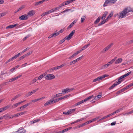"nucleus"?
<instances>
[{
  "instance_id": "17",
  "label": "nucleus",
  "mask_w": 133,
  "mask_h": 133,
  "mask_svg": "<svg viewBox=\"0 0 133 133\" xmlns=\"http://www.w3.org/2000/svg\"><path fill=\"white\" fill-rule=\"evenodd\" d=\"M76 21L75 20L68 27V29L69 28L70 29L76 23Z\"/></svg>"
},
{
  "instance_id": "48",
  "label": "nucleus",
  "mask_w": 133,
  "mask_h": 133,
  "mask_svg": "<svg viewBox=\"0 0 133 133\" xmlns=\"http://www.w3.org/2000/svg\"><path fill=\"white\" fill-rule=\"evenodd\" d=\"M16 79H16V77H15L13 78H12L11 79H9V82H12L15 81Z\"/></svg>"
},
{
  "instance_id": "23",
  "label": "nucleus",
  "mask_w": 133,
  "mask_h": 133,
  "mask_svg": "<svg viewBox=\"0 0 133 133\" xmlns=\"http://www.w3.org/2000/svg\"><path fill=\"white\" fill-rule=\"evenodd\" d=\"M84 102L83 101V100H82V101L77 102V103H75L74 105L75 106H76L77 105H79L80 104H81L82 103H84Z\"/></svg>"
},
{
  "instance_id": "19",
  "label": "nucleus",
  "mask_w": 133,
  "mask_h": 133,
  "mask_svg": "<svg viewBox=\"0 0 133 133\" xmlns=\"http://www.w3.org/2000/svg\"><path fill=\"white\" fill-rule=\"evenodd\" d=\"M76 110V109H70L68 111L69 115L70 114L74 112Z\"/></svg>"
},
{
  "instance_id": "21",
  "label": "nucleus",
  "mask_w": 133,
  "mask_h": 133,
  "mask_svg": "<svg viewBox=\"0 0 133 133\" xmlns=\"http://www.w3.org/2000/svg\"><path fill=\"white\" fill-rule=\"evenodd\" d=\"M45 75V74H42L41 75L39 76L38 77V78H37V80H41L42 79L43 77H44Z\"/></svg>"
},
{
  "instance_id": "11",
  "label": "nucleus",
  "mask_w": 133,
  "mask_h": 133,
  "mask_svg": "<svg viewBox=\"0 0 133 133\" xmlns=\"http://www.w3.org/2000/svg\"><path fill=\"white\" fill-rule=\"evenodd\" d=\"M31 103H27L26 104L23 105L20 107V109H21L20 110H19L18 111L22 110L24 109L25 108L29 106Z\"/></svg>"
},
{
  "instance_id": "30",
  "label": "nucleus",
  "mask_w": 133,
  "mask_h": 133,
  "mask_svg": "<svg viewBox=\"0 0 133 133\" xmlns=\"http://www.w3.org/2000/svg\"><path fill=\"white\" fill-rule=\"evenodd\" d=\"M109 49V48L107 46L106 47L104 48L102 51V52L104 53L105 51H107Z\"/></svg>"
},
{
  "instance_id": "37",
  "label": "nucleus",
  "mask_w": 133,
  "mask_h": 133,
  "mask_svg": "<svg viewBox=\"0 0 133 133\" xmlns=\"http://www.w3.org/2000/svg\"><path fill=\"white\" fill-rule=\"evenodd\" d=\"M86 18L85 16H82L81 18V23H83L85 20Z\"/></svg>"
},
{
  "instance_id": "61",
  "label": "nucleus",
  "mask_w": 133,
  "mask_h": 133,
  "mask_svg": "<svg viewBox=\"0 0 133 133\" xmlns=\"http://www.w3.org/2000/svg\"><path fill=\"white\" fill-rule=\"evenodd\" d=\"M70 9H66L65 10H64V11H63L62 12L60 13L61 14H62V13H64L68 11L69 10H70Z\"/></svg>"
},
{
  "instance_id": "62",
  "label": "nucleus",
  "mask_w": 133,
  "mask_h": 133,
  "mask_svg": "<svg viewBox=\"0 0 133 133\" xmlns=\"http://www.w3.org/2000/svg\"><path fill=\"white\" fill-rule=\"evenodd\" d=\"M25 55H24L21 56L19 58V60H22V59H23L24 58H25Z\"/></svg>"
},
{
  "instance_id": "12",
  "label": "nucleus",
  "mask_w": 133,
  "mask_h": 133,
  "mask_svg": "<svg viewBox=\"0 0 133 133\" xmlns=\"http://www.w3.org/2000/svg\"><path fill=\"white\" fill-rule=\"evenodd\" d=\"M119 84L118 83V82H116L114 84H113L112 85H111L110 87L109 88V90H111L113 89V88H114L116 85Z\"/></svg>"
},
{
  "instance_id": "14",
  "label": "nucleus",
  "mask_w": 133,
  "mask_h": 133,
  "mask_svg": "<svg viewBox=\"0 0 133 133\" xmlns=\"http://www.w3.org/2000/svg\"><path fill=\"white\" fill-rule=\"evenodd\" d=\"M58 34L59 33L57 32L54 33L53 34L50 35L48 37V38H50L51 37H55L58 35Z\"/></svg>"
},
{
  "instance_id": "22",
  "label": "nucleus",
  "mask_w": 133,
  "mask_h": 133,
  "mask_svg": "<svg viewBox=\"0 0 133 133\" xmlns=\"http://www.w3.org/2000/svg\"><path fill=\"white\" fill-rule=\"evenodd\" d=\"M108 13V12L107 11H105L104 12L103 15L101 17V19H105Z\"/></svg>"
},
{
  "instance_id": "28",
  "label": "nucleus",
  "mask_w": 133,
  "mask_h": 133,
  "mask_svg": "<svg viewBox=\"0 0 133 133\" xmlns=\"http://www.w3.org/2000/svg\"><path fill=\"white\" fill-rule=\"evenodd\" d=\"M101 97L102 96L101 95H98L95 96L94 98V99L96 100H98L101 98Z\"/></svg>"
},
{
  "instance_id": "27",
  "label": "nucleus",
  "mask_w": 133,
  "mask_h": 133,
  "mask_svg": "<svg viewBox=\"0 0 133 133\" xmlns=\"http://www.w3.org/2000/svg\"><path fill=\"white\" fill-rule=\"evenodd\" d=\"M131 73V71L129 72H128L126 74L123 75L122 76V77L123 78L125 77L128 76Z\"/></svg>"
},
{
  "instance_id": "36",
  "label": "nucleus",
  "mask_w": 133,
  "mask_h": 133,
  "mask_svg": "<svg viewBox=\"0 0 133 133\" xmlns=\"http://www.w3.org/2000/svg\"><path fill=\"white\" fill-rule=\"evenodd\" d=\"M25 7L24 5H23L21 7H20L18 9L17 11L15 12V13L23 9L24 7Z\"/></svg>"
},
{
  "instance_id": "44",
  "label": "nucleus",
  "mask_w": 133,
  "mask_h": 133,
  "mask_svg": "<svg viewBox=\"0 0 133 133\" xmlns=\"http://www.w3.org/2000/svg\"><path fill=\"white\" fill-rule=\"evenodd\" d=\"M9 115L8 114H7L4 115L3 116H2L3 118H5L7 119L8 118H9Z\"/></svg>"
},
{
  "instance_id": "53",
  "label": "nucleus",
  "mask_w": 133,
  "mask_h": 133,
  "mask_svg": "<svg viewBox=\"0 0 133 133\" xmlns=\"http://www.w3.org/2000/svg\"><path fill=\"white\" fill-rule=\"evenodd\" d=\"M12 59V58H10L5 63V64H6L7 63L9 62L10 61H11L12 60H13Z\"/></svg>"
},
{
  "instance_id": "41",
  "label": "nucleus",
  "mask_w": 133,
  "mask_h": 133,
  "mask_svg": "<svg viewBox=\"0 0 133 133\" xmlns=\"http://www.w3.org/2000/svg\"><path fill=\"white\" fill-rule=\"evenodd\" d=\"M121 109H119L118 110H117L116 111H115L113 112L112 113V115H114L115 114L118 113L119 112L121 111Z\"/></svg>"
},
{
  "instance_id": "56",
  "label": "nucleus",
  "mask_w": 133,
  "mask_h": 133,
  "mask_svg": "<svg viewBox=\"0 0 133 133\" xmlns=\"http://www.w3.org/2000/svg\"><path fill=\"white\" fill-rule=\"evenodd\" d=\"M31 95L30 94V92H29L26 94V95L25 96V97H27L30 96Z\"/></svg>"
},
{
  "instance_id": "33",
  "label": "nucleus",
  "mask_w": 133,
  "mask_h": 133,
  "mask_svg": "<svg viewBox=\"0 0 133 133\" xmlns=\"http://www.w3.org/2000/svg\"><path fill=\"white\" fill-rule=\"evenodd\" d=\"M68 92V90L67 88H66L65 89L62 90V94H65L66 93H67Z\"/></svg>"
},
{
  "instance_id": "58",
  "label": "nucleus",
  "mask_w": 133,
  "mask_h": 133,
  "mask_svg": "<svg viewBox=\"0 0 133 133\" xmlns=\"http://www.w3.org/2000/svg\"><path fill=\"white\" fill-rule=\"evenodd\" d=\"M49 102H50V104H52L53 103H54V99H51L50 100H49Z\"/></svg>"
},
{
  "instance_id": "1",
  "label": "nucleus",
  "mask_w": 133,
  "mask_h": 133,
  "mask_svg": "<svg viewBox=\"0 0 133 133\" xmlns=\"http://www.w3.org/2000/svg\"><path fill=\"white\" fill-rule=\"evenodd\" d=\"M131 11V10L128 9V8H125L119 13L118 15L119 18H123L127 16V14Z\"/></svg>"
},
{
  "instance_id": "39",
  "label": "nucleus",
  "mask_w": 133,
  "mask_h": 133,
  "mask_svg": "<svg viewBox=\"0 0 133 133\" xmlns=\"http://www.w3.org/2000/svg\"><path fill=\"white\" fill-rule=\"evenodd\" d=\"M38 90H39L38 88H37L34 90H32L30 92V94H31V95H32L34 93H35V92H36Z\"/></svg>"
},
{
  "instance_id": "57",
  "label": "nucleus",
  "mask_w": 133,
  "mask_h": 133,
  "mask_svg": "<svg viewBox=\"0 0 133 133\" xmlns=\"http://www.w3.org/2000/svg\"><path fill=\"white\" fill-rule=\"evenodd\" d=\"M50 104H50V102H49V101H48L47 102H46V103H45L44 104V106H46L47 105H49Z\"/></svg>"
},
{
  "instance_id": "26",
  "label": "nucleus",
  "mask_w": 133,
  "mask_h": 133,
  "mask_svg": "<svg viewBox=\"0 0 133 133\" xmlns=\"http://www.w3.org/2000/svg\"><path fill=\"white\" fill-rule=\"evenodd\" d=\"M21 55V54L20 53H19L15 55L14 56L12 57V59L13 60H14V59H16L17 57H18L19 56Z\"/></svg>"
},
{
  "instance_id": "55",
  "label": "nucleus",
  "mask_w": 133,
  "mask_h": 133,
  "mask_svg": "<svg viewBox=\"0 0 133 133\" xmlns=\"http://www.w3.org/2000/svg\"><path fill=\"white\" fill-rule=\"evenodd\" d=\"M108 67L107 65L106 64L102 66L101 68V69H105Z\"/></svg>"
},
{
  "instance_id": "13",
  "label": "nucleus",
  "mask_w": 133,
  "mask_h": 133,
  "mask_svg": "<svg viewBox=\"0 0 133 133\" xmlns=\"http://www.w3.org/2000/svg\"><path fill=\"white\" fill-rule=\"evenodd\" d=\"M45 1V0H43L38 2H36L35 3V5L36 6H38L40 5Z\"/></svg>"
},
{
  "instance_id": "16",
  "label": "nucleus",
  "mask_w": 133,
  "mask_h": 133,
  "mask_svg": "<svg viewBox=\"0 0 133 133\" xmlns=\"http://www.w3.org/2000/svg\"><path fill=\"white\" fill-rule=\"evenodd\" d=\"M35 14V12L34 10H31L29 11L28 13V15L29 16H31Z\"/></svg>"
},
{
  "instance_id": "4",
  "label": "nucleus",
  "mask_w": 133,
  "mask_h": 133,
  "mask_svg": "<svg viewBox=\"0 0 133 133\" xmlns=\"http://www.w3.org/2000/svg\"><path fill=\"white\" fill-rule=\"evenodd\" d=\"M108 76V75L106 74H105L101 76H99L97 78H96L93 80V81L94 82H96L97 81H99L101 80L102 79L106 77H107Z\"/></svg>"
},
{
  "instance_id": "42",
  "label": "nucleus",
  "mask_w": 133,
  "mask_h": 133,
  "mask_svg": "<svg viewBox=\"0 0 133 133\" xmlns=\"http://www.w3.org/2000/svg\"><path fill=\"white\" fill-rule=\"evenodd\" d=\"M20 96L19 95H17L15 96L14 98H13L11 100V101H13L16 99L17 98L19 97Z\"/></svg>"
},
{
  "instance_id": "9",
  "label": "nucleus",
  "mask_w": 133,
  "mask_h": 133,
  "mask_svg": "<svg viewBox=\"0 0 133 133\" xmlns=\"http://www.w3.org/2000/svg\"><path fill=\"white\" fill-rule=\"evenodd\" d=\"M82 58V56L79 57L78 58H77L75 60H74L72 61H71V62H70V65H72L73 64H74L76 62H77V61H79L80 59H81Z\"/></svg>"
},
{
  "instance_id": "45",
  "label": "nucleus",
  "mask_w": 133,
  "mask_h": 133,
  "mask_svg": "<svg viewBox=\"0 0 133 133\" xmlns=\"http://www.w3.org/2000/svg\"><path fill=\"white\" fill-rule=\"evenodd\" d=\"M62 6H62V4H61L59 6L54 8L55 11L59 10Z\"/></svg>"
},
{
  "instance_id": "5",
  "label": "nucleus",
  "mask_w": 133,
  "mask_h": 133,
  "mask_svg": "<svg viewBox=\"0 0 133 133\" xmlns=\"http://www.w3.org/2000/svg\"><path fill=\"white\" fill-rule=\"evenodd\" d=\"M26 130L23 128L21 127L19 128L18 130L13 132L14 133H25Z\"/></svg>"
},
{
  "instance_id": "51",
  "label": "nucleus",
  "mask_w": 133,
  "mask_h": 133,
  "mask_svg": "<svg viewBox=\"0 0 133 133\" xmlns=\"http://www.w3.org/2000/svg\"><path fill=\"white\" fill-rule=\"evenodd\" d=\"M19 105V104L18 103H16L15 104H14L12 107L13 108H15L17 107Z\"/></svg>"
},
{
  "instance_id": "63",
  "label": "nucleus",
  "mask_w": 133,
  "mask_h": 133,
  "mask_svg": "<svg viewBox=\"0 0 133 133\" xmlns=\"http://www.w3.org/2000/svg\"><path fill=\"white\" fill-rule=\"evenodd\" d=\"M12 25H9L8 26H7L6 28V29H10V28H12Z\"/></svg>"
},
{
  "instance_id": "40",
  "label": "nucleus",
  "mask_w": 133,
  "mask_h": 133,
  "mask_svg": "<svg viewBox=\"0 0 133 133\" xmlns=\"http://www.w3.org/2000/svg\"><path fill=\"white\" fill-rule=\"evenodd\" d=\"M67 40L69 41L68 39L67 38V37L66 36L64 39H62L60 41V43L61 44L63 43L64 42L65 40Z\"/></svg>"
},
{
  "instance_id": "6",
  "label": "nucleus",
  "mask_w": 133,
  "mask_h": 133,
  "mask_svg": "<svg viewBox=\"0 0 133 133\" xmlns=\"http://www.w3.org/2000/svg\"><path fill=\"white\" fill-rule=\"evenodd\" d=\"M55 78V76L51 74H48L45 77V78L47 80H50L54 79Z\"/></svg>"
},
{
  "instance_id": "64",
  "label": "nucleus",
  "mask_w": 133,
  "mask_h": 133,
  "mask_svg": "<svg viewBox=\"0 0 133 133\" xmlns=\"http://www.w3.org/2000/svg\"><path fill=\"white\" fill-rule=\"evenodd\" d=\"M113 15V12H111L109 14L108 17L109 18H110Z\"/></svg>"
},
{
  "instance_id": "32",
  "label": "nucleus",
  "mask_w": 133,
  "mask_h": 133,
  "mask_svg": "<svg viewBox=\"0 0 133 133\" xmlns=\"http://www.w3.org/2000/svg\"><path fill=\"white\" fill-rule=\"evenodd\" d=\"M10 106V105H8L5 107H2L4 111L6 110L8 108H9Z\"/></svg>"
},
{
  "instance_id": "46",
  "label": "nucleus",
  "mask_w": 133,
  "mask_h": 133,
  "mask_svg": "<svg viewBox=\"0 0 133 133\" xmlns=\"http://www.w3.org/2000/svg\"><path fill=\"white\" fill-rule=\"evenodd\" d=\"M105 21L104 20H103L100 23L98 24V26H100L102 25V24H104L105 23Z\"/></svg>"
},
{
  "instance_id": "54",
  "label": "nucleus",
  "mask_w": 133,
  "mask_h": 133,
  "mask_svg": "<svg viewBox=\"0 0 133 133\" xmlns=\"http://www.w3.org/2000/svg\"><path fill=\"white\" fill-rule=\"evenodd\" d=\"M114 43H110L109 45L107 47L110 49L111 47L113 45Z\"/></svg>"
},
{
  "instance_id": "20",
  "label": "nucleus",
  "mask_w": 133,
  "mask_h": 133,
  "mask_svg": "<svg viewBox=\"0 0 133 133\" xmlns=\"http://www.w3.org/2000/svg\"><path fill=\"white\" fill-rule=\"evenodd\" d=\"M94 96L93 95H91L88 97L85 98V99L83 100V101H84V102H86V101L88 100H89L91 99Z\"/></svg>"
},
{
  "instance_id": "15",
  "label": "nucleus",
  "mask_w": 133,
  "mask_h": 133,
  "mask_svg": "<svg viewBox=\"0 0 133 133\" xmlns=\"http://www.w3.org/2000/svg\"><path fill=\"white\" fill-rule=\"evenodd\" d=\"M122 61V59L121 58H120L117 59L115 62L116 64H118L121 63Z\"/></svg>"
},
{
  "instance_id": "47",
  "label": "nucleus",
  "mask_w": 133,
  "mask_h": 133,
  "mask_svg": "<svg viewBox=\"0 0 133 133\" xmlns=\"http://www.w3.org/2000/svg\"><path fill=\"white\" fill-rule=\"evenodd\" d=\"M122 76L120 77L118 80V82H118V83L119 84L121 82L122 80H121V79H123V78L122 77Z\"/></svg>"
},
{
  "instance_id": "59",
  "label": "nucleus",
  "mask_w": 133,
  "mask_h": 133,
  "mask_svg": "<svg viewBox=\"0 0 133 133\" xmlns=\"http://www.w3.org/2000/svg\"><path fill=\"white\" fill-rule=\"evenodd\" d=\"M68 131V130L67 129H64L63 130L61 131V133H63L65 132H66L67 131Z\"/></svg>"
},
{
  "instance_id": "34",
  "label": "nucleus",
  "mask_w": 133,
  "mask_h": 133,
  "mask_svg": "<svg viewBox=\"0 0 133 133\" xmlns=\"http://www.w3.org/2000/svg\"><path fill=\"white\" fill-rule=\"evenodd\" d=\"M61 4H62V6H63L64 5H67L69 4L68 2V1H67L64 2H63Z\"/></svg>"
},
{
  "instance_id": "18",
  "label": "nucleus",
  "mask_w": 133,
  "mask_h": 133,
  "mask_svg": "<svg viewBox=\"0 0 133 133\" xmlns=\"http://www.w3.org/2000/svg\"><path fill=\"white\" fill-rule=\"evenodd\" d=\"M37 80V77H35V78L32 80L29 84L30 85H31L33 84L36 82Z\"/></svg>"
},
{
  "instance_id": "2",
  "label": "nucleus",
  "mask_w": 133,
  "mask_h": 133,
  "mask_svg": "<svg viewBox=\"0 0 133 133\" xmlns=\"http://www.w3.org/2000/svg\"><path fill=\"white\" fill-rule=\"evenodd\" d=\"M117 0H105L103 4L104 6H105L108 4H114Z\"/></svg>"
},
{
  "instance_id": "43",
  "label": "nucleus",
  "mask_w": 133,
  "mask_h": 133,
  "mask_svg": "<svg viewBox=\"0 0 133 133\" xmlns=\"http://www.w3.org/2000/svg\"><path fill=\"white\" fill-rule=\"evenodd\" d=\"M94 121V120L93 119H92L91 120H89V121L86 122L85 123L86 125V124H89L90 123H91L92 122Z\"/></svg>"
},
{
  "instance_id": "29",
  "label": "nucleus",
  "mask_w": 133,
  "mask_h": 133,
  "mask_svg": "<svg viewBox=\"0 0 133 133\" xmlns=\"http://www.w3.org/2000/svg\"><path fill=\"white\" fill-rule=\"evenodd\" d=\"M86 125L85 123H83L81 124H80L78 125L77 126L76 128H75V129L78 128L82 127Z\"/></svg>"
},
{
  "instance_id": "60",
  "label": "nucleus",
  "mask_w": 133,
  "mask_h": 133,
  "mask_svg": "<svg viewBox=\"0 0 133 133\" xmlns=\"http://www.w3.org/2000/svg\"><path fill=\"white\" fill-rule=\"evenodd\" d=\"M39 100V98L37 99L33 100L31 101V102H35L38 101Z\"/></svg>"
},
{
  "instance_id": "3",
  "label": "nucleus",
  "mask_w": 133,
  "mask_h": 133,
  "mask_svg": "<svg viewBox=\"0 0 133 133\" xmlns=\"http://www.w3.org/2000/svg\"><path fill=\"white\" fill-rule=\"evenodd\" d=\"M108 76V75L106 74H105L101 76H99L97 78H96L93 80V81L94 82H96L97 81H99L101 80L102 79L106 77H107Z\"/></svg>"
},
{
  "instance_id": "49",
  "label": "nucleus",
  "mask_w": 133,
  "mask_h": 133,
  "mask_svg": "<svg viewBox=\"0 0 133 133\" xmlns=\"http://www.w3.org/2000/svg\"><path fill=\"white\" fill-rule=\"evenodd\" d=\"M29 49V48H28H28H26L22 52H21L20 53L21 55L24 52H25L26 51L28 50Z\"/></svg>"
},
{
  "instance_id": "35",
  "label": "nucleus",
  "mask_w": 133,
  "mask_h": 133,
  "mask_svg": "<svg viewBox=\"0 0 133 133\" xmlns=\"http://www.w3.org/2000/svg\"><path fill=\"white\" fill-rule=\"evenodd\" d=\"M133 86V83H131L130 84L128 85H127L126 87H125L126 89H129V88L131 87L132 86Z\"/></svg>"
},
{
  "instance_id": "50",
  "label": "nucleus",
  "mask_w": 133,
  "mask_h": 133,
  "mask_svg": "<svg viewBox=\"0 0 133 133\" xmlns=\"http://www.w3.org/2000/svg\"><path fill=\"white\" fill-rule=\"evenodd\" d=\"M40 121V119H36L34 120L32 122L33 123H36L38 122H39Z\"/></svg>"
},
{
  "instance_id": "10",
  "label": "nucleus",
  "mask_w": 133,
  "mask_h": 133,
  "mask_svg": "<svg viewBox=\"0 0 133 133\" xmlns=\"http://www.w3.org/2000/svg\"><path fill=\"white\" fill-rule=\"evenodd\" d=\"M81 52V50H79L77 51L76 52L74 53L71 56L69 57L68 59H71V58H74L78 54Z\"/></svg>"
},
{
  "instance_id": "7",
  "label": "nucleus",
  "mask_w": 133,
  "mask_h": 133,
  "mask_svg": "<svg viewBox=\"0 0 133 133\" xmlns=\"http://www.w3.org/2000/svg\"><path fill=\"white\" fill-rule=\"evenodd\" d=\"M75 32V30H73L70 33L68 36H66L69 40H70L72 38Z\"/></svg>"
},
{
  "instance_id": "8",
  "label": "nucleus",
  "mask_w": 133,
  "mask_h": 133,
  "mask_svg": "<svg viewBox=\"0 0 133 133\" xmlns=\"http://www.w3.org/2000/svg\"><path fill=\"white\" fill-rule=\"evenodd\" d=\"M28 16L26 14L20 16L19 17V18L20 19L23 20H26L28 19Z\"/></svg>"
},
{
  "instance_id": "52",
  "label": "nucleus",
  "mask_w": 133,
  "mask_h": 133,
  "mask_svg": "<svg viewBox=\"0 0 133 133\" xmlns=\"http://www.w3.org/2000/svg\"><path fill=\"white\" fill-rule=\"evenodd\" d=\"M6 14V13L5 12L2 13L0 14V18L4 16Z\"/></svg>"
},
{
  "instance_id": "25",
  "label": "nucleus",
  "mask_w": 133,
  "mask_h": 133,
  "mask_svg": "<svg viewBox=\"0 0 133 133\" xmlns=\"http://www.w3.org/2000/svg\"><path fill=\"white\" fill-rule=\"evenodd\" d=\"M90 45V43L88 44H87L86 45H85L84 46H83L82 48V49L81 50H81V51L82 50H83L85 49H86L87 48L88 46H89Z\"/></svg>"
},
{
  "instance_id": "31",
  "label": "nucleus",
  "mask_w": 133,
  "mask_h": 133,
  "mask_svg": "<svg viewBox=\"0 0 133 133\" xmlns=\"http://www.w3.org/2000/svg\"><path fill=\"white\" fill-rule=\"evenodd\" d=\"M9 82H3L2 83V84L0 85V87H3L5 85H8V84Z\"/></svg>"
},
{
  "instance_id": "38",
  "label": "nucleus",
  "mask_w": 133,
  "mask_h": 133,
  "mask_svg": "<svg viewBox=\"0 0 133 133\" xmlns=\"http://www.w3.org/2000/svg\"><path fill=\"white\" fill-rule=\"evenodd\" d=\"M100 18H101L100 17H98V18L94 22V24H97L100 21Z\"/></svg>"
},
{
  "instance_id": "24",
  "label": "nucleus",
  "mask_w": 133,
  "mask_h": 133,
  "mask_svg": "<svg viewBox=\"0 0 133 133\" xmlns=\"http://www.w3.org/2000/svg\"><path fill=\"white\" fill-rule=\"evenodd\" d=\"M115 59L114 58L110 61L108 63L106 64L108 66V67L110 65V64H112L115 60Z\"/></svg>"
}]
</instances>
